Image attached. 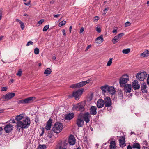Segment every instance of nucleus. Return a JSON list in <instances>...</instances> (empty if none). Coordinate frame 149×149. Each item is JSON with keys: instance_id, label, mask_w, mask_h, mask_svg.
I'll return each instance as SVG.
<instances>
[{"instance_id": "f257e3e1", "label": "nucleus", "mask_w": 149, "mask_h": 149, "mask_svg": "<svg viewBox=\"0 0 149 149\" xmlns=\"http://www.w3.org/2000/svg\"><path fill=\"white\" fill-rule=\"evenodd\" d=\"M31 121L29 118L27 117L26 118H24L22 121L17 122V130L19 132L21 129H26L30 125Z\"/></svg>"}, {"instance_id": "393cba45", "label": "nucleus", "mask_w": 149, "mask_h": 149, "mask_svg": "<svg viewBox=\"0 0 149 149\" xmlns=\"http://www.w3.org/2000/svg\"><path fill=\"white\" fill-rule=\"evenodd\" d=\"M116 92V91L113 87L109 86L108 92V93H109L110 94L113 95L115 94Z\"/></svg>"}, {"instance_id": "c9c22d12", "label": "nucleus", "mask_w": 149, "mask_h": 149, "mask_svg": "<svg viewBox=\"0 0 149 149\" xmlns=\"http://www.w3.org/2000/svg\"><path fill=\"white\" fill-rule=\"evenodd\" d=\"M46 146L45 145H39L38 149H46Z\"/></svg>"}, {"instance_id": "6ab92c4d", "label": "nucleus", "mask_w": 149, "mask_h": 149, "mask_svg": "<svg viewBox=\"0 0 149 149\" xmlns=\"http://www.w3.org/2000/svg\"><path fill=\"white\" fill-rule=\"evenodd\" d=\"M97 108L95 106H92L90 109V113L91 115H95L97 114Z\"/></svg>"}, {"instance_id": "3c124183", "label": "nucleus", "mask_w": 149, "mask_h": 149, "mask_svg": "<svg viewBox=\"0 0 149 149\" xmlns=\"http://www.w3.org/2000/svg\"><path fill=\"white\" fill-rule=\"evenodd\" d=\"M44 21V20L43 19H41L38 22V23L40 24H41L43 23Z\"/></svg>"}, {"instance_id": "a19ab883", "label": "nucleus", "mask_w": 149, "mask_h": 149, "mask_svg": "<svg viewBox=\"0 0 149 149\" xmlns=\"http://www.w3.org/2000/svg\"><path fill=\"white\" fill-rule=\"evenodd\" d=\"M34 52L36 54H38L39 52V49L38 48H36L34 49Z\"/></svg>"}, {"instance_id": "052dcab7", "label": "nucleus", "mask_w": 149, "mask_h": 149, "mask_svg": "<svg viewBox=\"0 0 149 149\" xmlns=\"http://www.w3.org/2000/svg\"><path fill=\"white\" fill-rule=\"evenodd\" d=\"M132 148L131 146L130 145H128L127 146V149H132Z\"/></svg>"}, {"instance_id": "69168bd1", "label": "nucleus", "mask_w": 149, "mask_h": 149, "mask_svg": "<svg viewBox=\"0 0 149 149\" xmlns=\"http://www.w3.org/2000/svg\"><path fill=\"white\" fill-rule=\"evenodd\" d=\"M3 112V110L0 109V114L2 113Z\"/></svg>"}, {"instance_id": "2eb2a0df", "label": "nucleus", "mask_w": 149, "mask_h": 149, "mask_svg": "<svg viewBox=\"0 0 149 149\" xmlns=\"http://www.w3.org/2000/svg\"><path fill=\"white\" fill-rule=\"evenodd\" d=\"M123 87L124 90L125 92L126 93H130L131 91L132 86L130 84H125L124 85Z\"/></svg>"}, {"instance_id": "0e129e2a", "label": "nucleus", "mask_w": 149, "mask_h": 149, "mask_svg": "<svg viewBox=\"0 0 149 149\" xmlns=\"http://www.w3.org/2000/svg\"><path fill=\"white\" fill-rule=\"evenodd\" d=\"M8 121H7V122H6L5 123H0V124H1L3 125H5V124H6V125L7 123H8Z\"/></svg>"}, {"instance_id": "9b49d317", "label": "nucleus", "mask_w": 149, "mask_h": 149, "mask_svg": "<svg viewBox=\"0 0 149 149\" xmlns=\"http://www.w3.org/2000/svg\"><path fill=\"white\" fill-rule=\"evenodd\" d=\"M76 123L79 127H82L83 126L84 121L82 119V116L81 115H78Z\"/></svg>"}, {"instance_id": "6e6552de", "label": "nucleus", "mask_w": 149, "mask_h": 149, "mask_svg": "<svg viewBox=\"0 0 149 149\" xmlns=\"http://www.w3.org/2000/svg\"><path fill=\"white\" fill-rule=\"evenodd\" d=\"M147 75L145 72H139L136 74V77L138 80L140 81H143L146 77Z\"/></svg>"}, {"instance_id": "c03bdc74", "label": "nucleus", "mask_w": 149, "mask_h": 149, "mask_svg": "<svg viewBox=\"0 0 149 149\" xmlns=\"http://www.w3.org/2000/svg\"><path fill=\"white\" fill-rule=\"evenodd\" d=\"M9 122L10 123H16L15 120L14 119H10L9 120Z\"/></svg>"}, {"instance_id": "412c9836", "label": "nucleus", "mask_w": 149, "mask_h": 149, "mask_svg": "<svg viewBox=\"0 0 149 149\" xmlns=\"http://www.w3.org/2000/svg\"><path fill=\"white\" fill-rule=\"evenodd\" d=\"M104 101L102 99H99L98 100L97 105L98 108H101L104 106Z\"/></svg>"}, {"instance_id": "338daca9", "label": "nucleus", "mask_w": 149, "mask_h": 149, "mask_svg": "<svg viewBox=\"0 0 149 149\" xmlns=\"http://www.w3.org/2000/svg\"><path fill=\"white\" fill-rule=\"evenodd\" d=\"M72 26H70L69 27V31H70V33H71V29H72Z\"/></svg>"}, {"instance_id": "4468645a", "label": "nucleus", "mask_w": 149, "mask_h": 149, "mask_svg": "<svg viewBox=\"0 0 149 149\" xmlns=\"http://www.w3.org/2000/svg\"><path fill=\"white\" fill-rule=\"evenodd\" d=\"M124 34L123 33H121L118 34L116 36H115L112 39V42L114 44L116 43L120 40Z\"/></svg>"}, {"instance_id": "20e7f679", "label": "nucleus", "mask_w": 149, "mask_h": 149, "mask_svg": "<svg viewBox=\"0 0 149 149\" xmlns=\"http://www.w3.org/2000/svg\"><path fill=\"white\" fill-rule=\"evenodd\" d=\"M36 98L34 97H30L24 99H22L18 100L17 103L18 104H27L32 102L35 100Z\"/></svg>"}, {"instance_id": "72a5a7b5", "label": "nucleus", "mask_w": 149, "mask_h": 149, "mask_svg": "<svg viewBox=\"0 0 149 149\" xmlns=\"http://www.w3.org/2000/svg\"><path fill=\"white\" fill-rule=\"evenodd\" d=\"M130 48H127L126 49H124L123 50L122 52L124 54H127L130 52Z\"/></svg>"}, {"instance_id": "5fc2aeb1", "label": "nucleus", "mask_w": 149, "mask_h": 149, "mask_svg": "<svg viewBox=\"0 0 149 149\" xmlns=\"http://www.w3.org/2000/svg\"><path fill=\"white\" fill-rule=\"evenodd\" d=\"M62 33H63V35L64 36H66V33H65V29H63L62 30Z\"/></svg>"}, {"instance_id": "0eeeda50", "label": "nucleus", "mask_w": 149, "mask_h": 149, "mask_svg": "<svg viewBox=\"0 0 149 149\" xmlns=\"http://www.w3.org/2000/svg\"><path fill=\"white\" fill-rule=\"evenodd\" d=\"M84 91V90L79 89L76 91L73 92L72 95L74 97L76 100H78L79 97L81 96Z\"/></svg>"}, {"instance_id": "de8ad7c7", "label": "nucleus", "mask_w": 149, "mask_h": 149, "mask_svg": "<svg viewBox=\"0 0 149 149\" xmlns=\"http://www.w3.org/2000/svg\"><path fill=\"white\" fill-rule=\"evenodd\" d=\"M7 90V88L6 87H2L1 88V91H6Z\"/></svg>"}, {"instance_id": "1a4fd4ad", "label": "nucleus", "mask_w": 149, "mask_h": 149, "mask_svg": "<svg viewBox=\"0 0 149 149\" xmlns=\"http://www.w3.org/2000/svg\"><path fill=\"white\" fill-rule=\"evenodd\" d=\"M15 93H8L6 95H3L1 98L4 99V101H8L13 97L15 95Z\"/></svg>"}, {"instance_id": "e433bc0d", "label": "nucleus", "mask_w": 149, "mask_h": 149, "mask_svg": "<svg viewBox=\"0 0 149 149\" xmlns=\"http://www.w3.org/2000/svg\"><path fill=\"white\" fill-rule=\"evenodd\" d=\"M24 3L26 5H29L30 4V0H23Z\"/></svg>"}, {"instance_id": "774afa93", "label": "nucleus", "mask_w": 149, "mask_h": 149, "mask_svg": "<svg viewBox=\"0 0 149 149\" xmlns=\"http://www.w3.org/2000/svg\"><path fill=\"white\" fill-rule=\"evenodd\" d=\"M117 32V30L116 29H114L113 31V33H116Z\"/></svg>"}, {"instance_id": "680f3d73", "label": "nucleus", "mask_w": 149, "mask_h": 149, "mask_svg": "<svg viewBox=\"0 0 149 149\" xmlns=\"http://www.w3.org/2000/svg\"><path fill=\"white\" fill-rule=\"evenodd\" d=\"M91 46V45H88L86 48V51L88 50Z\"/></svg>"}, {"instance_id": "58836bf2", "label": "nucleus", "mask_w": 149, "mask_h": 149, "mask_svg": "<svg viewBox=\"0 0 149 149\" xmlns=\"http://www.w3.org/2000/svg\"><path fill=\"white\" fill-rule=\"evenodd\" d=\"M49 26L47 25L45 26L43 28V31L44 32L46 31L49 28Z\"/></svg>"}, {"instance_id": "ddd939ff", "label": "nucleus", "mask_w": 149, "mask_h": 149, "mask_svg": "<svg viewBox=\"0 0 149 149\" xmlns=\"http://www.w3.org/2000/svg\"><path fill=\"white\" fill-rule=\"evenodd\" d=\"M104 105L107 108L110 107H111L112 102L111 99L109 97H107L104 99Z\"/></svg>"}, {"instance_id": "c85d7f7f", "label": "nucleus", "mask_w": 149, "mask_h": 149, "mask_svg": "<svg viewBox=\"0 0 149 149\" xmlns=\"http://www.w3.org/2000/svg\"><path fill=\"white\" fill-rule=\"evenodd\" d=\"M118 96L119 98L120 99H122L123 97V91L121 90H118Z\"/></svg>"}, {"instance_id": "2f4dec72", "label": "nucleus", "mask_w": 149, "mask_h": 149, "mask_svg": "<svg viewBox=\"0 0 149 149\" xmlns=\"http://www.w3.org/2000/svg\"><path fill=\"white\" fill-rule=\"evenodd\" d=\"M52 70L49 68H47L46 69L44 72V74H46V76L49 74L51 72Z\"/></svg>"}, {"instance_id": "37998d69", "label": "nucleus", "mask_w": 149, "mask_h": 149, "mask_svg": "<svg viewBox=\"0 0 149 149\" xmlns=\"http://www.w3.org/2000/svg\"><path fill=\"white\" fill-rule=\"evenodd\" d=\"M20 24V26H21V29L22 30H24V27H25L24 24L22 22Z\"/></svg>"}, {"instance_id": "f704fd0d", "label": "nucleus", "mask_w": 149, "mask_h": 149, "mask_svg": "<svg viewBox=\"0 0 149 149\" xmlns=\"http://www.w3.org/2000/svg\"><path fill=\"white\" fill-rule=\"evenodd\" d=\"M66 23V21H61L58 24V26L59 27H61L63 26Z\"/></svg>"}, {"instance_id": "dca6fc26", "label": "nucleus", "mask_w": 149, "mask_h": 149, "mask_svg": "<svg viewBox=\"0 0 149 149\" xmlns=\"http://www.w3.org/2000/svg\"><path fill=\"white\" fill-rule=\"evenodd\" d=\"M68 143L70 145H73L75 143V139L73 135H71L68 139Z\"/></svg>"}, {"instance_id": "a211bd4d", "label": "nucleus", "mask_w": 149, "mask_h": 149, "mask_svg": "<svg viewBox=\"0 0 149 149\" xmlns=\"http://www.w3.org/2000/svg\"><path fill=\"white\" fill-rule=\"evenodd\" d=\"M65 144H66L65 141L63 142V143L62 142L60 143L57 145L56 149H63V148H65Z\"/></svg>"}, {"instance_id": "a18cd8bd", "label": "nucleus", "mask_w": 149, "mask_h": 149, "mask_svg": "<svg viewBox=\"0 0 149 149\" xmlns=\"http://www.w3.org/2000/svg\"><path fill=\"white\" fill-rule=\"evenodd\" d=\"M130 24H131V23L130 22H127L125 23V27L129 26H130Z\"/></svg>"}, {"instance_id": "6e6d98bb", "label": "nucleus", "mask_w": 149, "mask_h": 149, "mask_svg": "<svg viewBox=\"0 0 149 149\" xmlns=\"http://www.w3.org/2000/svg\"><path fill=\"white\" fill-rule=\"evenodd\" d=\"M147 83L149 85V74L148 75V77L147 79Z\"/></svg>"}, {"instance_id": "423d86ee", "label": "nucleus", "mask_w": 149, "mask_h": 149, "mask_svg": "<svg viewBox=\"0 0 149 149\" xmlns=\"http://www.w3.org/2000/svg\"><path fill=\"white\" fill-rule=\"evenodd\" d=\"M88 82L86 81H83L79 82V83H76L71 85L70 87L73 89L75 88H79L85 86L86 84L88 83L90 81L88 80Z\"/></svg>"}, {"instance_id": "cd10ccee", "label": "nucleus", "mask_w": 149, "mask_h": 149, "mask_svg": "<svg viewBox=\"0 0 149 149\" xmlns=\"http://www.w3.org/2000/svg\"><path fill=\"white\" fill-rule=\"evenodd\" d=\"M149 54V52L148 50H146L143 53L140 54V55L141 57H147Z\"/></svg>"}, {"instance_id": "c756f323", "label": "nucleus", "mask_w": 149, "mask_h": 149, "mask_svg": "<svg viewBox=\"0 0 149 149\" xmlns=\"http://www.w3.org/2000/svg\"><path fill=\"white\" fill-rule=\"evenodd\" d=\"M132 148H133L140 149V146L138 143H135L132 146Z\"/></svg>"}, {"instance_id": "49530a36", "label": "nucleus", "mask_w": 149, "mask_h": 149, "mask_svg": "<svg viewBox=\"0 0 149 149\" xmlns=\"http://www.w3.org/2000/svg\"><path fill=\"white\" fill-rule=\"evenodd\" d=\"M33 44V42L32 41H29L28 42L27 44H26V46H28L30 45H32Z\"/></svg>"}, {"instance_id": "13d9d810", "label": "nucleus", "mask_w": 149, "mask_h": 149, "mask_svg": "<svg viewBox=\"0 0 149 149\" xmlns=\"http://www.w3.org/2000/svg\"><path fill=\"white\" fill-rule=\"evenodd\" d=\"M94 19H95L94 20L95 21V20H98L99 19V18L98 16H96L95 17Z\"/></svg>"}, {"instance_id": "f3484780", "label": "nucleus", "mask_w": 149, "mask_h": 149, "mask_svg": "<svg viewBox=\"0 0 149 149\" xmlns=\"http://www.w3.org/2000/svg\"><path fill=\"white\" fill-rule=\"evenodd\" d=\"M52 123V120L50 118H49L47 121L46 125L45 127V128L47 130H50Z\"/></svg>"}, {"instance_id": "f8f14e48", "label": "nucleus", "mask_w": 149, "mask_h": 149, "mask_svg": "<svg viewBox=\"0 0 149 149\" xmlns=\"http://www.w3.org/2000/svg\"><path fill=\"white\" fill-rule=\"evenodd\" d=\"M79 115H81L82 116V118H83L84 120L87 123H88L90 121L89 118L90 113L87 112L84 114L80 113Z\"/></svg>"}, {"instance_id": "b1692460", "label": "nucleus", "mask_w": 149, "mask_h": 149, "mask_svg": "<svg viewBox=\"0 0 149 149\" xmlns=\"http://www.w3.org/2000/svg\"><path fill=\"white\" fill-rule=\"evenodd\" d=\"M147 86L146 84L145 83H143L141 84V90L143 93H147V91L146 89Z\"/></svg>"}, {"instance_id": "f03ea898", "label": "nucleus", "mask_w": 149, "mask_h": 149, "mask_svg": "<svg viewBox=\"0 0 149 149\" xmlns=\"http://www.w3.org/2000/svg\"><path fill=\"white\" fill-rule=\"evenodd\" d=\"M63 125L62 123L57 122L54 125L52 128V131L55 133H58L62 130Z\"/></svg>"}, {"instance_id": "ea45409f", "label": "nucleus", "mask_w": 149, "mask_h": 149, "mask_svg": "<svg viewBox=\"0 0 149 149\" xmlns=\"http://www.w3.org/2000/svg\"><path fill=\"white\" fill-rule=\"evenodd\" d=\"M22 72L21 69H20L18 71L17 73L16 74V75L19 77H20L22 75Z\"/></svg>"}, {"instance_id": "7ed1b4c3", "label": "nucleus", "mask_w": 149, "mask_h": 149, "mask_svg": "<svg viewBox=\"0 0 149 149\" xmlns=\"http://www.w3.org/2000/svg\"><path fill=\"white\" fill-rule=\"evenodd\" d=\"M85 104V102H81L74 105L73 107L74 109L77 111H84L85 110L84 106Z\"/></svg>"}, {"instance_id": "7c9ffc66", "label": "nucleus", "mask_w": 149, "mask_h": 149, "mask_svg": "<svg viewBox=\"0 0 149 149\" xmlns=\"http://www.w3.org/2000/svg\"><path fill=\"white\" fill-rule=\"evenodd\" d=\"M110 149H115V141H112L110 143Z\"/></svg>"}, {"instance_id": "473e14b6", "label": "nucleus", "mask_w": 149, "mask_h": 149, "mask_svg": "<svg viewBox=\"0 0 149 149\" xmlns=\"http://www.w3.org/2000/svg\"><path fill=\"white\" fill-rule=\"evenodd\" d=\"M125 138L122 137L121 139L119 140L120 145L121 146H123L125 144Z\"/></svg>"}, {"instance_id": "39448f33", "label": "nucleus", "mask_w": 149, "mask_h": 149, "mask_svg": "<svg viewBox=\"0 0 149 149\" xmlns=\"http://www.w3.org/2000/svg\"><path fill=\"white\" fill-rule=\"evenodd\" d=\"M129 77L127 74L122 76L120 79L119 83L121 87H123L124 85L129 81Z\"/></svg>"}, {"instance_id": "e2e57ef3", "label": "nucleus", "mask_w": 149, "mask_h": 149, "mask_svg": "<svg viewBox=\"0 0 149 149\" xmlns=\"http://www.w3.org/2000/svg\"><path fill=\"white\" fill-rule=\"evenodd\" d=\"M55 3V1H54L52 0L50 1V4H54Z\"/></svg>"}, {"instance_id": "4be33fe9", "label": "nucleus", "mask_w": 149, "mask_h": 149, "mask_svg": "<svg viewBox=\"0 0 149 149\" xmlns=\"http://www.w3.org/2000/svg\"><path fill=\"white\" fill-rule=\"evenodd\" d=\"M103 41V39L102 35H100V36L97 38L95 40V42L98 44H100L102 43Z\"/></svg>"}, {"instance_id": "603ef678", "label": "nucleus", "mask_w": 149, "mask_h": 149, "mask_svg": "<svg viewBox=\"0 0 149 149\" xmlns=\"http://www.w3.org/2000/svg\"><path fill=\"white\" fill-rule=\"evenodd\" d=\"M3 130V129L1 127H0V136L2 134Z\"/></svg>"}, {"instance_id": "bb28decb", "label": "nucleus", "mask_w": 149, "mask_h": 149, "mask_svg": "<svg viewBox=\"0 0 149 149\" xmlns=\"http://www.w3.org/2000/svg\"><path fill=\"white\" fill-rule=\"evenodd\" d=\"M23 117L24 116L23 114H20L17 116L15 118V119L17 121V122L22 121V120H21L22 119Z\"/></svg>"}, {"instance_id": "a878e982", "label": "nucleus", "mask_w": 149, "mask_h": 149, "mask_svg": "<svg viewBox=\"0 0 149 149\" xmlns=\"http://www.w3.org/2000/svg\"><path fill=\"white\" fill-rule=\"evenodd\" d=\"M109 86L108 85H105L104 86H101L100 87L101 89L104 93L108 92Z\"/></svg>"}, {"instance_id": "aec40b11", "label": "nucleus", "mask_w": 149, "mask_h": 149, "mask_svg": "<svg viewBox=\"0 0 149 149\" xmlns=\"http://www.w3.org/2000/svg\"><path fill=\"white\" fill-rule=\"evenodd\" d=\"M132 86L133 88L135 90L138 89L140 88L139 84L137 80H134L133 82Z\"/></svg>"}, {"instance_id": "5701e85b", "label": "nucleus", "mask_w": 149, "mask_h": 149, "mask_svg": "<svg viewBox=\"0 0 149 149\" xmlns=\"http://www.w3.org/2000/svg\"><path fill=\"white\" fill-rule=\"evenodd\" d=\"M74 114L72 113H69L65 115V119L66 120H70L73 118L74 116Z\"/></svg>"}, {"instance_id": "4d7b16f0", "label": "nucleus", "mask_w": 149, "mask_h": 149, "mask_svg": "<svg viewBox=\"0 0 149 149\" xmlns=\"http://www.w3.org/2000/svg\"><path fill=\"white\" fill-rule=\"evenodd\" d=\"M60 15V14H57V15H54L53 16L55 18H57Z\"/></svg>"}, {"instance_id": "864d4df0", "label": "nucleus", "mask_w": 149, "mask_h": 149, "mask_svg": "<svg viewBox=\"0 0 149 149\" xmlns=\"http://www.w3.org/2000/svg\"><path fill=\"white\" fill-rule=\"evenodd\" d=\"M2 14V10L1 9L0 10V20L1 19Z\"/></svg>"}, {"instance_id": "79ce46f5", "label": "nucleus", "mask_w": 149, "mask_h": 149, "mask_svg": "<svg viewBox=\"0 0 149 149\" xmlns=\"http://www.w3.org/2000/svg\"><path fill=\"white\" fill-rule=\"evenodd\" d=\"M39 116L37 115H36L35 116V122L36 123H38L39 121Z\"/></svg>"}, {"instance_id": "09e8293b", "label": "nucleus", "mask_w": 149, "mask_h": 149, "mask_svg": "<svg viewBox=\"0 0 149 149\" xmlns=\"http://www.w3.org/2000/svg\"><path fill=\"white\" fill-rule=\"evenodd\" d=\"M83 32H84V29L83 27H82L80 29L79 33H83Z\"/></svg>"}, {"instance_id": "4c0bfd02", "label": "nucleus", "mask_w": 149, "mask_h": 149, "mask_svg": "<svg viewBox=\"0 0 149 149\" xmlns=\"http://www.w3.org/2000/svg\"><path fill=\"white\" fill-rule=\"evenodd\" d=\"M112 58H111L108 61L107 63V66H109L111 65L112 63Z\"/></svg>"}, {"instance_id": "bf43d9fd", "label": "nucleus", "mask_w": 149, "mask_h": 149, "mask_svg": "<svg viewBox=\"0 0 149 149\" xmlns=\"http://www.w3.org/2000/svg\"><path fill=\"white\" fill-rule=\"evenodd\" d=\"M15 20L17 22H19V24H20L22 22L21 21L18 19H16Z\"/></svg>"}, {"instance_id": "8fccbe9b", "label": "nucleus", "mask_w": 149, "mask_h": 149, "mask_svg": "<svg viewBox=\"0 0 149 149\" xmlns=\"http://www.w3.org/2000/svg\"><path fill=\"white\" fill-rule=\"evenodd\" d=\"M96 30L98 33H100L101 31V29L98 27H97L96 28Z\"/></svg>"}, {"instance_id": "9d476101", "label": "nucleus", "mask_w": 149, "mask_h": 149, "mask_svg": "<svg viewBox=\"0 0 149 149\" xmlns=\"http://www.w3.org/2000/svg\"><path fill=\"white\" fill-rule=\"evenodd\" d=\"M13 125L10 123H8L4 126V130L6 133H8L11 132L13 130Z\"/></svg>"}]
</instances>
